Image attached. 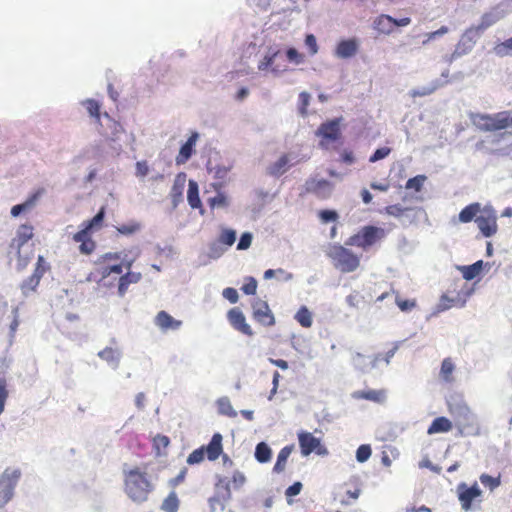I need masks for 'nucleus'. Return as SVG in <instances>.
<instances>
[{"instance_id":"bb28decb","label":"nucleus","mask_w":512,"mask_h":512,"mask_svg":"<svg viewBox=\"0 0 512 512\" xmlns=\"http://www.w3.org/2000/svg\"><path fill=\"white\" fill-rule=\"evenodd\" d=\"M373 28L380 34L388 35L394 31L393 17L381 14L373 21Z\"/></svg>"},{"instance_id":"2f4dec72","label":"nucleus","mask_w":512,"mask_h":512,"mask_svg":"<svg viewBox=\"0 0 512 512\" xmlns=\"http://www.w3.org/2000/svg\"><path fill=\"white\" fill-rule=\"evenodd\" d=\"M98 356L109 364L118 365L120 351L112 347H106L98 353Z\"/></svg>"},{"instance_id":"052dcab7","label":"nucleus","mask_w":512,"mask_h":512,"mask_svg":"<svg viewBox=\"0 0 512 512\" xmlns=\"http://www.w3.org/2000/svg\"><path fill=\"white\" fill-rule=\"evenodd\" d=\"M287 59L295 64H300L304 61V55L299 53L295 48H289L286 51Z\"/></svg>"},{"instance_id":"1a4fd4ad","label":"nucleus","mask_w":512,"mask_h":512,"mask_svg":"<svg viewBox=\"0 0 512 512\" xmlns=\"http://www.w3.org/2000/svg\"><path fill=\"white\" fill-rule=\"evenodd\" d=\"M475 222L484 237H491L497 233V214L492 207L486 206L481 209Z\"/></svg>"},{"instance_id":"473e14b6","label":"nucleus","mask_w":512,"mask_h":512,"mask_svg":"<svg viewBox=\"0 0 512 512\" xmlns=\"http://www.w3.org/2000/svg\"><path fill=\"white\" fill-rule=\"evenodd\" d=\"M482 268H483L482 260H479L469 266H463L461 269L463 278L466 280H473L480 274Z\"/></svg>"},{"instance_id":"4c0bfd02","label":"nucleus","mask_w":512,"mask_h":512,"mask_svg":"<svg viewBox=\"0 0 512 512\" xmlns=\"http://www.w3.org/2000/svg\"><path fill=\"white\" fill-rule=\"evenodd\" d=\"M295 319L304 328L312 326V315L306 306H302L296 313Z\"/></svg>"},{"instance_id":"e2e57ef3","label":"nucleus","mask_w":512,"mask_h":512,"mask_svg":"<svg viewBox=\"0 0 512 512\" xmlns=\"http://www.w3.org/2000/svg\"><path fill=\"white\" fill-rule=\"evenodd\" d=\"M449 28L447 26H441L439 29L429 32L426 34V39L423 41V45H426L428 42L436 39L439 36L445 35L448 33Z\"/></svg>"},{"instance_id":"f03ea898","label":"nucleus","mask_w":512,"mask_h":512,"mask_svg":"<svg viewBox=\"0 0 512 512\" xmlns=\"http://www.w3.org/2000/svg\"><path fill=\"white\" fill-rule=\"evenodd\" d=\"M124 490L127 496L134 502L142 503L148 499L153 490V484L148 474L140 467L124 470Z\"/></svg>"},{"instance_id":"338daca9","label":"nucleus","mask_w":512,"mask_h":512,"mask_svg":"<svg viewBox=\"0 0 512 512\" xmlns=\"http://www.w3.org/2000/svg\"><path fill=\"white\" fill-rule=\"evenodd\" d=\"M319 217L322 222L327 223L331 221H336L338 218V214L334 210H321L319 212Z\"/></svg>"},{"instance_id":"603ef678","label":"nucleus","mask_w":512,"mask_h":512,"mask_svg":"<svg viewBox=\"0 0 512 512\" xmlns=\"http://www.w3.org/2000/svg\"><path fill=\"white\" fill-rule=\"evenodd\" d=\"M408 210H409V208L402 207L399 204L388 205L385 207L386 214H388L390 216L397 217V218L403 216L404 213Z\"/></svg>"},{"instance_id":"5701e85b","label":"nucleus","mask_w":512,"mask_h":512,"mask_svg":"<svg viewBox=\"0 0 512 512\" xmlns=\"http://www.w3.org/2000/svg\"><path fill=\"white\" fill-rule=\"evenodd\" d=\"M317 134L325 139L336 141L340 137V126L339 120L334 119L325 123H322L318 128Z\"/></svg>"},{"instance_id":"13d9d810","label":"nucleus","mask_w":512,"mask_h":512,"mask_svg":"<svg viewBox=\"0 0 512 512\" xmlns=\"http://www.w3.org/2000/svg\"><path fill=\"white\" fill-rule=\"evenodd\" d=\"M310 103V94L307 92H301L299 94V113L302 116L307 115V108Z\"/></svg>"},{"instance_id":"ea45409f","label":"nucleus","mask_w":512,"mask_h":512,"mask_svg":"<svg viewBox=\"0 0 512 512\" xmlns=\"http://www.w3.org/2000/svg\"><path fill=\"white\" fill-rule=\"evenodd\" d=\"M495 54L499 57L512 55V37L496 44L493 48Z\"/></svg>"},{"instance_id":"8fccbe9b","label":"nucleus","mask_w":512,"mask_h":512,"mask_svg":"<svg viewBox=\"0 0 512 512\" xmlns=\"http://www.w3.org/2000/svg\"><path fill=\"white\" fill-rule=\"evenodd\" d=\"M395 302L399 309L403 312L411 311L416 307L415 299H402L399 295L396 296Z\"/></svg>"},{"instance_id":"393cba45","label":"nucleus","mask_w":512,"mask_h":512,"mask_svg":"<svg viewBox=\"0 0 512 512\" xmlns=\"http://www.w3.org/2000/svg\"><path fill=\"white\" fill-rule=\"evenodd\" d=\"M187 201L192 209H199L201 214L204 213L198 183L192 179L188 182Z\"/></svg>"},{"instance_id":"c9c22d12","label":"nucleus","mask_w":512,"mask_h":512,"mask_svg":"<svg viewBox=\"0 0 512 512\" xmlns=\"http://www.w3.org/2000/svg\"><path fill=\"white\" fill-rule=\"evenodd\" d=\"M271 449L265 442L257 444L255 449V458L260 463H266L271 459Z\"/></svg>"},{"instance_id":"4d7b16f0","label":"nucleus","mask_w":512,"mask_h":512,"mask_svg":"<svg viewBox=\"0 0 512 512\" xmlns=\"http://www.w3.org/2000/svg\"><path fill=\"white\" fill-rule=\"evenodd\" d=\"M371 447L369 445L363 444L360 445L356 451V459L359 462H365L371 456Z\"/></svg>"},{"instance_id":"7ed1b4c3","label":"nucleus","mask_w":512,"mask_h":512,"mask_svg":"<svg viewBox=\"0 0 512 512\" xmlns=\"http://www.w3.org/2000/svg\"><path fill=\"white\" fill-rule=\"evenodd\" d=\"M105 217V207H101L98 213L90 220L82 223V228L76 232L72 239L76 243H80L79 251L81 254L90 255L96 249V242L92 239L94 229H100Z\"/></svg>"},{"instance_id":"a18cd8bd","label":"nucleus","mask_w":512,"mask_h":512,"mask_svg":"<svg viewBox=\"0 0 512 512\" xmlns=\"http://www.w3.org/2000/svg\"><path fill=\"white\" fill-rule=\"evenodd\" d=\"M205 456H206V454L204 452V448H202V446H201V447L193 450L187 457L186 461L189 465L199 464L205 459Z\"/></svg>"},{"instance_id":"b1692460","label":"nucleus","mask_w":512,"mask_h":512,"mask_svg":"<svg viewBox=\"0 0 512 512\" xmlns=\"http://www.w3.org/2000/svg\"><path fill=\"white\" fill-rule=\"evenodd\" d=\"M155 324L158 326L162 331H168V330H177L182 325V322L179 320L174 319L170 314H168L166 311H160L157 313L155 317Z\"/></svg>"},{"instance_id":"7c9ffc66","label":"nucleus","mask_w":512,"mask_h":512,"mask_svg":"<svg viewBox=\"0 0 512 512\" xmlns=\"http://www.w3.org/2000/svg\"><path fill=\"white\" fill-rule=\"evenodd\" d=\"M293 446H285L283 447L277 456V461L273 467V471L275 473H281L285 470L287 460L292 453Z\"/></svg>"},{"instance_id":"20e7f679","label":"nucleus","mask_w":512,"mask_h":512,"mask_svg":"<svg viewBox=\"0 0 512 512\" xmlns=\"http://www.w3.org/2000/svg\"><path fill=\"white\" fill-rule=\"evenodd\" d=\"M387 235L384 228L374 225H366L361 227L357 233L351 235L345 242L347 246H355L368 251L373 246L381 243Z\"/></svg>"},{"instance_id":"a878e982","label":"nucleus","mask_w":512,"mask_h":512,"mask_svg":"<svg viewBox=\"0 0 512 512\" xmlns=\"http://www.w3.org/2000/svg\"><path fill=\"white\" fill-rule=\"evenodd\" d=\"M32 210V190L27 192L24 201L13 205L10 209L12 218H19Z\"/></svg>"},{"instance_id":"37998d69","label":"nucleus","mask_w":512,"mask_h":512,"mask_svg":"<svg viewBox=\"0 0 512 512\" xmlns=\"http://www.w3.org/2000/svg\"><path fill=\"white\" fill-rule=\"evenodd\" d=\"M141 228L140 223L136 221H131L127 224H122L116 227V230L119 234L122 235H132L139 231Z\"/></svg>"},{"instance_id":"a19ab883","label":"nucleus","mask_w":512,"mask_h":512,"mask_svg":"<svg viewBox=\"0 0 512 512\" xmlns=\"http://www.w3.org/2000/svg\"><path fill=\"white\" fill-rule=\"evenodd\" d=\"M83 105L85 106L89 115L95 118L97 122H99L101 117V105L99 104V102L94 99H87L83 102Z\"/></svg>"},{"instance_id":"4468645a","label":"nucleus","mask_w":512,"mask_h":512,"mask_svg":"<svg viewBox=\"0 0 512 512\" xmlns=\"http://www.w3.org/2000/svg\"><path fill=\"white\" fill-rule=\"evenodd\" d=\"M304 188L306 193L314 194L320 199L328 198L332 192V184L326 179L310 178L306 180Z\"/></svg>"},{"instance_id":"e433bc0d","label":"nucleus","mask_w":512,"mask_h":512,"mask_svg":"<svg viewBox=\"0 0 512 512\" xmlns=\"http://www.w3.org/2000/svg\"><path fill=\"white\" fill-rule=\"evenodd\" d=\"M455 366L451 358H445L442 361L441 369H440V376L445 382H452L453 380V372H454Z\"/></svg>"},{"instance_id":"f3484780","label":"nucleus","mask_w":512,"mask_h":512,"mask_svg":"<svg viewBox=\"0 0 512 512\" xmlns=\"http://www.w3.org/2000/svg\"><path fill=\"white\" fill-rule=\"evenodd\" d=\"M32 239V223L29 221L21 224L17 230L16 235L12 239L10 247L15 250H21V248Z\"/></svg>"},{"instance_id":"bf43d9fd","label":"nucleus","mask_w":512,"mask_h":512,"mask_svg":"<svg viewBox=\"0 0 512 512\" xmlns=\"http://www.w3.org/2000/svg\"><path fill=\"white\" fill-rule=\"evenodd\" d=\"M391 153V149L389 147H381L378 148L369 158V162L374 163L379 160L384 159Z\"/></svg>"},{"instance_id":"0eeeda50","label":"nucleus","mask_w":512,"mask_h":512,"mask_svg":"<svg viewBox=\"0 0 512 512\" xmlns=\"http://www.w3.org/2000/svg\"><path fill=\"white\" fill-rule=\"evenodd\" d=\"M449 412L451 415H453L461 434L478 435L480 433V429L475 421V417L467 405H460L455 409L450 407Z\"/></svg>"},{"instance_id":"680f3d73","label":"nucleus","mask_w":512,"mask_h":512,"mask_svg":"<svg viewBox=\"0 0 512 512\" xmlns=\"http://www.w3.org/2000/svg\"><path fill=\"white\" fill-rule=\"evenodd\" d=\"M16 256H17V263H16V269L17 271L24 270L29 262H30V256L29 254L22 255L21 250H16Z\"/></svg>"},{"instance_id":"dca6fc26","label":"nucleus","mask_w":512,"mask_h":512,"mask_svg":"<svg viewBox=\"0 0 512 512\" xmlns=\"http://www.w3.org/2000/svg\"><path fill=\"white\" fill-rule=\"evenodd\" d=\"M480 34L472 26L467 28L456 45L455 53L458 55H465L469 53L475 46Z\"/></svg>"},{"instance_id":"aec40b11","label":"nucleus","mask_w":512,"mask_h":512,"mask_svg":"<svg viewBox=\"0 0 512 512\" xmlns=\"http://www.w3.org/2000/svg\"><path fill=\"white\" fill-rule=\"evenodd\" d=\"M142 278L140 272H133L130 270H126L125 273L120 275L117 282V293L120 297H123L131 284L138 283Z\"/></svg>"},{"instance_id":"49530a36","label":"nucleus","mask_w":512,"mask_h":512,"mask_svg":"<svg viewBox=\"0 0 512 512\" xmlns=\"http://www.w3.org/2000/svg\"><path fill=\"white\" fill-rule=\"evenodd\" d=\"M346 302L352 308H359L365 300L360 292L354 291L346 297Z\"/></svg>"},{"instance_id":"774afa93","label":"nucleus","mask_w":512,"mask_h":512,"mask_svg":"<svg viewBox=\"0 0 512 512\" xmlns=\"http://www.w3.org/2000/svg\"><path fill=\"white\" fill-rule=\"evenodd\" d=\"M246 482L245 475L240 471H235L232 475V484L234 488L238 489L241 488L244 483Z\"/></svg>"},{"instance_id":"de8ad7c7","label":"nucleus","mask_w":512,"mask_h":512,"mask_svg":"<svg viewBox=\"0 0 512 512\" xmlns=\"http://www.w3.org/2000/svg\"><path fill=\"white\" fill-rule=\"evenodd\" d=\"M425 180L426 176L417 175L413 178L408 179L405 187L406 189H414L415 191L419 192L422 189Z\"/></svg>"},{"instance_id":"cd10ccee","label":"nucleus","mask_w":512,"mask_h":512,"mask_svg":"<svg viewBox=\"0 0 512 512\" xmlns=\"http://www.w3.org/2000/svg\"><path fill=\"white\" fill-rule=\"evenodd\" d=\"M452 427V422L448 418L440 416L432 421V423L427 429V433L429 435L436 433H446L449 432L452 429Z\"/></svg>"},{"instance_id":"f257e3e1","label":"nucleus","mask_w":512,"mask_h":512,"mask_svg":"<svg viewBox=\"0 0 512 512\" xmlns=\"http://www.w3.org/2000/svg\"><path fill=\"white\" fill-rule=\"evenodd\" d=\"M96 266V272L99 275L98 284L112 287L115 285V279L111 280L110 276L112 274L120 276L124 270H130L132 261H123L121 252H108L97 259Z\"/></svg>"},{"instance_id":"f704fd0d","label":"nucleus","mask_w":512,"mask_h":512,"mask_svg":"<svg viewBox=\"0 0 512 512\" xmlns=\"http://www.w3.org/2000/svg\"><path fill=\"white\" fill-rule=\"evenodd\" d=\"M186 182V174L185 173H179L173 183V186L171 188V196L174 201L179 199L182 196V192L185 186Z\"/></svg>"},{"instance_id":"412c9836","label":"nucleus","mask_w":512,"mask_h":512,"mask_svg":"<svg viewBox=\"0 0 512 512\" xmlns=\"http://www.w3.org/2000/svg\"><path fill=\"white\" fill-rule=\"evenodd\" d=\"M359 48V43L357 39H345L341 40L336 47L335 54L337 57L342 59H347L353 57Z\"/></svg>"},{"instance_id":"3c124183","label":"nucleus","mask_w":512,"mask_h":512,"mask_svg":"<svg viewBox=\"0 0 512 512\" xmlns=\"http://www.w3.org/2000/svg\"><path fill=\"white\" fill-rule=\"evenodd\" d=\"M241 291L246 295H255L257 291V281L254 277H246Z\"/></svg>"},{"instance_id":"c85d7f7f","label":"nucleus","mask_w":512,"mask_h":512,"mask_svg":"<svg viewBox=\"0 0 512 512\" xmlns=\"http://www.w3.org/2000/svg\"><path fill=\"white\" fill-rule=\"evenodd\" d=\"M289 168V157L287 154L282 155L276 162L272 163L267 171L274 177L283 175Z\"/></svg>"},{"instance_id":"58836bf2","label":"nucleus","mask_w":512,"mask_h":512,"mask_svg":"<svg viewBox=\"0 0 512 512\" xmlns=\"http://www.w3.org/2000/svg\"><path fill=\"white\" fill-rule=\"evenodd\" d=\"M179 500L175 492H171L163 501L161 509L165 512H177Z\"/></svg>"},{"instance_id":"423d86ee","label":"nucleus","mask_w":512,"mask_h":512,"mask_svg":"<svg viewBox=\"0 0 512 512\" xmlns=\"http://www.w3.org/2000/svg\"><path fill=\"white\" fill-rule=\"evenodd\" d=\"M478 127L483 131L512 129V110L478 116Z\"/></svg>"},{"instance_id":"2eb2a0df","label":"nucleus","mask_w":512,"mask_h":512,"mask_svg":"<svg viewBox=\"0 0 512 512\" xmlns=\"http://www.w3.org/2000/svg\"><path fill=\"white\" fill-rule=\"evenodd\" d=\"M227 318L230 325L235 330L239 331L240 333L246 336H253L254 332L251 326L246 322L245 315L239 308H231L227 313Z\"/></svg>"},{"instance_id":"72a5a7b5","label":"nucleus","mask_w":512,"mask_h":512,"mask_svg":"<svg viewBox=\"0 0 512 512\" xmlns=\"http://www.w3.org/2000/svg\"><path fill=\"white\" fill-rule=\"evenodd\" d=\"M497 21L498 17L496 15L492 13H484L481 17L480 23L478 25H473L472 27L481 35L486 29L495 24Z\"/></svg>"},{"instance_id":"9b49d317","label":"nucleus","mask_w":512,"mask_h":512,"mask_svg":"<svg viewBox=\"0 0 512 512\" xmlns=\"http://www.w3.org/2000/svg\"><path fill=\"white\" fill-rule=\"evenodd\" d=\"M230 498L231 490L229 482L225 478L219 477L215 484V494L208 500L210 508L216 510L219 507L223 510Z\"/></svg>"},{"instance_id":"39448f33","label":"nucleus","mask_w":512,"mask_h":512,"mask_svg":"<svg viewBox=\"0 0 512 512\" xmlns=\"http://www.w3.org/2000/svg\"><path fill=\"white\" fill-rule=\"evenodd\" d=\"M327 255L334 267L342 273L353 272L360 266L359 256L342 245L331 246Z\"/></svg>"},{"instance_id":"79ce46f5","label":"nucleus","mask_w":512,"mask_h":512,"mask_svg":"<svg viewBox=\"0 0 512 512\" xmlns=\"http://www.w3.org/2000/svg\"><path fill=\"white\" fill-rule=\"evenodd\" d=\"M219 413L228 417H235L237 413L233 409L228 398L224 397L217 401Z\"/></svg>"},{"instance_id":"5fc2aeb1","label":"nucleus","mask_w":512,"mask_h":512,"mask_svg":"<svg viewBox=\"0 0 512 512\" xmlns=\"http://www.w3.org/2000/svg\"><path fill=\"white\" fill-rule=\"evenodd\" d=\"M208 204L212 209L225 207L228 204L227 197L223 193H218L216 196L209 198Z\"/></svg>"},{"instance_id":"f8f14e48","label":"nucleus","mask_w":512,"mask_h":512,"mask_svg":"<svg viewBox=\"0 0 512 512\" xmlns=\"http://www.w3.org/2000/svg\"><path fill=\"white\" fill-rule=\"evenodd\" d=\"M298 441L301 449V453L304 456H308L312 452L318 455L327 454V449L321 444L319 438H316L312 433L302 431L298 433Z\"/></svg>"},{"instance_id":"09e8293b","label":"nucleus","mask_w":512,"mask_h":512,"mask_svg":"<svg viewBox=\"0 0 512 512\" xmlns=\"http://www.w3.org/2000/svg\"><path fill=\"white\" fill-rule=\"evenodd\" d=\"M480 481L484 486L488 487L491 491L500 486L501 484L500 476L492 477L488 474H482L480 476Z\"/></svg>"},{"instance_id":"6ab92c4d","label":"nucleus","mask_w":512,"mask_h":512,"mask_svg":"<svg viewBox=\"0 0 512 512\" xmlns=\"http://www.w3.org/2000/svg\"><path fill=\"white\" fill-rule=\"evenodd\" d=\"M199 138L197 132H193L188 140L181 146L178 155L175 158V162L177 165L185 164L194 153V147Z\"/></svg>"},{"instance_id":"864d4df0","label":"nucleus","mask_w":512,"mask_h":512,"mask_svg":"<svg viewBox=\"0 0 512 512\" xmlns=\"http://www.w3.org/2000/svg\"><path fill=\"white\" fill-rule=\"evenodd\" d=\"M236 240V233L233 230H223L220 234L219 241L227 246H232Z\"/></svg>"},{"instance_id":"69168bd1","label":"nucleus","mask_w":512,"mask_h":512,"mask_svg":"<svg viewBox=\"0 0 512 512\" xmlns=\"http://www.w3.org/2000/svg\"><path fill=\"white\" fill-rule=\"evenodd\" d=\"M222 294L223 297L227 299L230 303L235 304L238 302L239 296L235 288L227 287L223 290Z\"/></svg>"},{"instance_id":"a211bd4d","label":"nucleus","mask_w":512,"mask_h":512,"mask_svg":"<svg viewBox=\"0 0 512 512\" xmlns=\"http://www.w3.org/2000/svg\"><path fill=\"white\" fill-rule=\"evenodd\" d=\"M223 437L220 433H214L210 442L207 445H203L204 452L209 461L217 460L223 453Z\"/></svg>"},{"instance_id":"0e129e2a","label":"nucleus","mask_w":512,"mask_h":512,"mask_svg":"<svg viewBox=\"0 0 512 512\" xmlns=\"http://www.w3.org/2000/svg\"><path fill=\"white\" fill-rule=\"evenodd\" d=\"M305 45L308 47L311 55H315L318 52L317 40L313 34L306 35Z\"/></svg>"},{"instance_id":"c03bdc74","label":"nucleus","mask_w":512,"mask_h":512,"mask_svg":"<svg viewBox=\"0 0 512 512\" xmlns=\"http://www.w3.org/2000/svg\"><path fill=\"white\" fill-rule=\"evenodd\" d=\"M9 397L7 378H0V412H4L7 399Z\"/></svg>"},{"instance_id":"9d476101","label":"nucleus","mask_w":512,"mask_h":512,"mask_svg":"<svg viewBox=\"0 0 512 512\" xmlns=\"http://www.w3.org/2000/svg\"><path fill=\"white\" fill-rule=\"evenodd\" d=\"M457 494L462 510L467 512L472 509L473 501L482 496V490L477 483L470 487L466 483H460L457 486Z\"/></svg>"},{"instance_id":"6e6552de","label":"nucleus","mask_w":512,"mask_h":512,"mask_svg":"<svg viewBox=\"0 0 512 512\" xmlns=\"http://www.w3.org/2000/svg\"><path fill=\"white\" fill-rule=\"evenodd\" d=\"M21 477V470L5 469L0 476V508L4 507L14 496L15 487Z\"/></svg>"},{"instance_id":"4be33fe9","label":"nucleus","mask_w":512,"mask_h":512,"mask_svg":"<svg viewBox=\"0 0 512 512\" xmlns=\"http://www.w3.org/2000/svg\"><path fill=\"white\" fill-rule=\"evenodd\" d=\"M354 399H362L371 401L378 404H383L387 399V391L385 389H368L362 391H356L353 393Z\"/></svg>"},{"instance_id":"c756f323","label":"nucleus","mask_w":512,"mask_h":512,"mask_svg":"<svg viewBox=\"0 0 512 512\" xmlns=\"http://www.w3.org/2000/svg\"><path fill=\"white\" fill-rule=\"evenodd\" d=\"M481 211V206L479 203H472L464 207L459 213V221L462 223L471 222L473 219L478 216Z\"/></svg>"},{"instance_id":"ddd939ff","label":"nucleus","mask_w":512,"mask_h":512,"mask_svg":"<svg viewBox=\"0 0 512 512\" xmlns=\"http://www.w3.org/2000/svg\"><path fill=\"white\" fill-rule=\"evenodd\" d=\"M252 317L262 326L271 327L275 324V317L266 301L257 299L252 303Z\"/></svg>"},{"instance_id":"6e6d98bb","label":"nucleus","mask_w":512,"mask_h":512,"mask_svg":"<svg viewBox=\"0 0 512 512\" xmlns=\"http://www.w3.org/2000/svg\"><path fill=\"white\" fill-rule=\"evenodd\" d=\"M50 270L49 264L45 261L42 256L38 257L36 268L34 270V276L41 278L43 274Z\"/></svg>"}]
</instances>
